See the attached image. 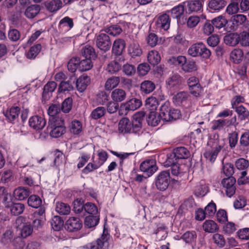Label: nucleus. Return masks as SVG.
Listing matches in <instances>:
<instances>
[{
    "label": "nucleus",
    "mask_w": 249,
    "mask_h": 249,
    "mask_svg": "<svg viewBox=\"0 0 249 249\" xmlns=\"http://www.w3.org/2000/svg\"><path fill=\"white\" fill-rule=\"evenodd\" d=\"M47 130L51 137L58 138L66 132L64 121L61 117H53L49 119Z\"/></svg>",
    "instance_id": "1"
},
{
    "label": "nucleus",
    "mask_w": 249,
    "mask_h": 249,
    "mask_svg": "<svg viewBox=\"0 0 249 249\" xmlns=\"http://www.w3.org/2000/svg\"><path fill=\"white\" fill-rule=\"evenodd\" d=\"M159 116L162 120L168 122L178 119L180 112L178 109L170 108L169 103L166 102L160 107Z\"/></svg>",
    "instance_id": "2"
},
{
    "label": "nucleus",
    "mask_w": 249,
    "mask_h": 249,
    "mask_svg": "<svg viewBox=\"0 0 249 249\" xmlns=\"http://www.w3.org/2000/svg\"><path fill=\"white\" fill-rule=\"evenodd\" d=\"M188 54L192 57L200 56L205 59H208L211 55V51L201 42L193 44L188 50Z\"/></svg>",
    "instance_id": "3"
},
{
    "label": "nucleus",
    "mask_w": 249,
    "mask_h": 249,
    "mask_svg": "<svg viewBox=\"0 0 249 249\" xmlns=\"http://www.w3.org/2000/svg\"><path fill=\"white\" fill-rule=\"evenodd\" d=\"M110 237L107 233L103 234L97 240L93 241L82 247V249H109Z\"/></svg>",
    "instance_id": "4"
},
{
    "label": "nucleus",
    "mask_w": 249,
    "mask_h": 249,
    "mask_svg": "<svg viewBox=\"0 0 249 249\" xmlns=\"http://www.w3.org/2000/svg\"><path fill=\"white\" fill-rule=\"evenodd\" d=\"M171 178L169 171L160 172L156 178L155 184L157 189L160 191L166 190L170 183Z\"/></svg>",
    "instance_id": "5"
},
{
    "label": "nucleus",
    "mask_w": 249,
    "mask_h": 249,
    "mask_svg": "<svg viewBox=\"0 0 249 249\" xmlns=\"http://www.w3.org/2000/svg\"><path fill=\"white\" fill-rule=\"evenodd\" d=\"M24 218L21 216L18 217L16 221L17 228L23 238H26L31 235L33 231L31 225L28 223H24Z\"/></svg>",
    "instance_id": "6"
},
{
    "label": "nucleus",
    "mask_w": 249,
    "mask_h": 249,
    "mask_svg": "<svg viewBox=\"0 0 249 249\" xmlns=\"http://www.w3.org/2000/svg\"><path fill=\"white\" fill-rule=\"evenodd\" d=\"M173 103L177 106L188 107L191 106V97L187 92L181 91L175 95L173 98Z\"/></svg>",
    "instance_id": "7"
},
{
    "label": "nucleus",
    "mask_w": 249,
    "mask_h": 249,
    "mask_svg": "<svg viewBox=\"0 0 249 249\" xmlns=\"http://www.w3.org/2000/svg\"><path fill=\"white\" fill-rule=\"evenodd\" d=\"M213 145V148L210 151H206L204 154V157L211 162H213L218 153L223 147V142L222 141L216 140Z\"/></svg>",
    "instance_id": "8"
},
{
    "label": "nucleus",
    "mask_w": 249,
    "mask_h": 249,
    "mask_svg": "<svg viewBox=\"0 0 249 249\" xmlns=\"http://www.w3.org/2000/svg\"><path fill=\"white\" fill-rule=\"evenodd\" d=\"M140 169L145 173L148 177L151 176L158 169L155 160L148 159L143 161L141 164Z\"/></svg>",
    "instance_id": "9"
},
{
    "label": "nucleus",
    "mask_w": 249,
    "mask_h": 249,
    "mask_svg": "<svg viewBox=\"0 0 249 249\" xmlns=\"http://www.w3.org/2000/svg\"><path fill=\"white\" fill-rule=\"evenodd\" d=\"M111 42L109 36L105 33H101L96 37V45L101 50L105 52L109 50Z\"/></svg>",
    "instance_id": "10"
},
{
    "label": "nucleus",
    "mask_w": 249,
    "mask_h": 249,
    "mask_svg": "<svg viewBox=\"0 0 249 249\" xmlns=\"http://www.w3.org/2000/svg\"><path fill=\"white\" fill-rule=\"evenodd\" d=\"M133 124L127 118H123L119 122L118 132L123 134L127 133H138L133 130Z\"/></svg>",
    "instance_id": "11"
},
{
    "label": "nucleus",
    "mask_w": 249,
    "mask_h": 249,
    "mask_svg": "<svg viewBox=\"0 0 249 249\" xmlns=\"http://www.w3.org/2000/svg\"><path fill=\"white\" fill-rule=\"evenodd\" d=\"M145 112L140 111L135 113L133 116L132 121L133 124V130L139 133L141 131L142 124L144 122Z\"/></svg>",
    "instance_id": "12"
},
{
    "label": "nucleus",
    "mask_w": 249,
    "mask_h": 249,
    "mask_svg": "<svg viewBox=\"0 0 249 249\" xmlns=\"http://www.w3.org/2000/svg\"><path fill=\"white\" fill-rule=\"evenodd\" d=\"M236 121L235 117L231 119H218L212 122V129L213 130H221L224 126L233 125Z\"/></svg>",
    "instance_id": "13"
},
{
    "label": "nucleus",
    "mask_w": 249,
    "mask_h": 249,
    "mask_svg": "<svg viewBox=\"0 0 249 249\" xmlns=\"http://www.w3.org/2000/svg\"><path fill=\"white\" fill-rule=\"evenodd\" d=\"M46 120L42 116L36 115L29 119V124L30 127L36 130L42 129L46 125Z\"/></svg>",
    "instance_id": "14"
},
{
    "label": "nucleus",
    "mask_w": 249,
    "mask_h": 249,
    "mask_svg": "<svg viewBox=\"0 0 249 249\" xmlns=\"http://www.w3.org/2000/svg\"><path fill=\"white\" fill-rule=\"evenodd\" d=\"M66 226L69 231H76L81 229L83 223L79 218L71 217L66 221Z\"/></svg>",
    "instance_id": "15"
},
{
    "label": "nucleus",
    "mask_w": 249,
    "mask_h": 249,
    "mask_svg": "<svg viewBox=\"0 0 249 249\" xmlns=\"http://www.w3.org/2000/svg\"><path fill=\"white\" fill-rule=\"evenodd\" d=\"M142 101L136 98H132L126 103L123 104L121 106L122 110H125V114H126L128 111L135 110L142 106Z\"/></svg>",
    "instance_id": "16"
},
{
    "label": "nucleus",
    "mask_w": 249,
    "mask_h": 249,
    "mask_svg": "<svg viewBox=\"0 0 249 249\" xmlns=\"http://www.w3.org/2000/svg\"><path fill=\"white\" fill-rule=\"evenodd\" d=\"M187 12L191 13L200 10L202 7V3L200 0H190L184 3Z\"/></svg>",
    "instance_id": "17"
},
{
    "label": "nucleus",
    "mask_w": 249,
    "mask_h": 249,
    "mask_svg": "<svg viewBox=\"0 0 249 249\" xmlns=\"http://www.w3.org/2000/svg\"><path fill=\"white\" fill-rule=\"evenodd\" d=\"M30 194L29 190L24 187H19L15 189L13 192V196L18 200H23L27 198Z\"/></svg>",
    "instance_id": "18"
},
{
    "label": "nucleus",
    "mask_w": 249,
    "mask_h": 249,
    "mask_svg": "<svg viewBox=\"0 0 249 249\" xmlns=\"http://www.w3.org/2000/svg\"><path fill=\"white\" fill-rule=\"evenodd\" d=\"M90 82V79L86 74H83L77 80L76 85L77 89L80 92H83L87 88Z\"/></svg>",
    "instance_id": "19"
},
{
    "label": "nucleus",
    "mask_w": 249,
    "mask_h": 249,
    "mask_svg": "<svg viewBox=\"0 0 249 249\" xmlns=\"http://www.w3.org/2000/svg\"><path fill=\"white\" fill-rule=\"evenodd\" d=\"M170 89H177L181 84V77L177 73L174 74L166 81Z\"/></svg>",
    "instance_id": "20"
},
{
    "label": "nucleus",
    "mask_w": 249,
    "mask_h": 249,
    "mask_svg": "<svg viewBox=\"0 0 249 249\" xmlns=\"http://www.w3.org/2000/svg\"><path fill=\"white\" fill-rule=\"evenodd\" d=\"M147 60L152 65H157L160 61V56L159 52L153 50L148 52L147 55Z\"/></svg>",
    "instance_id": "21"
},
{
    "label": "nucleus",
    "mask_w": 249,
    "mask_h": 249,
    "mask_svg": "<svg viewBox=\"0 0 249 249\" xmlns=\"http://www.w3.org/2000/svg\"><path fill=\"white\" fill-rule=\"evenodd\" d=\"M128 52L132 57L140 56L142 53V51L139 44L137 42H133L130 44Z\"/></svg>",
    "instance_id": "22"
},
{
    "label": "nucleus",
    "mask_w": 249,
    "mask_h": 249,
    "mask_svg": "<svg viewBox=\"0 0 249 249\" xmlns=\"http://www.w3.org/2000/svg\"><path fill=\"white\" fill-rule=\"evenodd\" d=\"M125 46V41L122 39H116L113 44L112 52L116 55H120Z\"/></svg>",
    "instance_id": "23"
},
{
    "label": "nucleus",
    "mask_w": 249,
    "mask_h": 249,
    "mask_svg": "<svg viewBox=\"0 0 249 249\" xmlns=\"http://www.w3.org/2000/svg\"><path fill=\"white\" fill-rule=\"evenodd\" d=\"M170 19L168 15L163 14L160 16L157 21V26L164 31L169 29L170 26Z\"/></svg>",
    "instance_id": "24"
},
{
    "label": "nucleus",
    "mask_w": 249,
    "mask_h": 249,
    "mask_svg": "<svg viewBox=\"0 0 249 249\" xmlns=\"http://www.w3.org/2000/svg\"><path fill=\"white\" fill-rule=\"evenodd\" d=\"M40 10L39 5H32L26 9L24 15L28 18H33L38 14Z\"/></svg>",
    "instance_id": "25"
},
{
    "label": "nucleus",
    "mask_w": 249,
    "mask_h": 249,
    "mask_svg": "<svg viewBox=\"0 0 249 249\" xmlns=\"http://www.w3.org/2000/svg\"><path fill=\"white\" fill-rule=\"evenodd\" d=\"M225 0H211L209 3V7L213 11H219L226 5Z\"/></svg>",
    "instance_id": "26"
},
{
    "label": "nucleus",
    "mask_w": 249,
    "mask_h": 249,
    "mask_svg": "<svg viewBox=\"0 0 249 249\" xmlns=\"http://www.w3.org/2000/svg\"><path fill=\"white\" fill-rule=\"evenodd\" d=\"M202 228L205 232L209 233L214 232L218 229L217 224L211 220L205 221L203 224Z\"/></svg>",
    "instance_id": "27"
},
{
    "label": "nucleus",
    "mask_w": 249,
    "mask_h": 249,
    "mask_svg": "<svg viewBox=\"0 0 249 249\" xmlns=\"http://www.w3.org/2000/svg\"><path fill=\"white\" fill-rule=\"evenodd\" d=\"M112 100L115 102H122L126 98L125 91L121 89H114L111 94Z\"/></svg>",
    "instance_id": "28"
},
{
    "label": "nucleus",
    "mask_w": 249,
    "mask_h": 249,
    "mask_svg": "<svg viewBox=\"0 0 249 249\" xmlns=\"http://www.w3.org/2000/svg\"><path fill=\"white\" fill-rule=\"evenodd\" d=\"M240 36L237 33L230 34L224 37L225 43L231 46H234L239 43Z\"/></svg>",
    "instance_id": "29"
},
{
    "label": "nucleus",
    "mask_w": 249,
    "mask_h": 249,
    "mask_svg": "<svg viewBox=\"0 0 249 249\" xmlns=\"http://www.w3.org/2000/svg\"><path fill=\"white\" fill-rule=\"evenodd\" d=\"M155 89L154 83L149 80H145L141 84V90L142 93L148 94L152 92Z\"/></svg>",
    "instance_id": "30"
},
{
    "label": "nucleus",
    "mask_w": 249,
    "mask_h": 249,
    "mask_svg": "<svg viewBox=\"0 0 249 249\" xmlns=\"http://www.w3.org/2000/svg\"><path fill=\"white\" fill-rule=\"evenodd\" d=\"M99 221L98 215H89L85 219L84 224L86 227L92 228L95 227Z\"/></svg>",
    "instance_id": "31"
},
{
    "label": "nucleus",
    "mask_w": 249,
    "mask_h": 249,
    "mask_svg": "<svg viewBox=\"0 0 249 249\" xmlns=\"http://www.w3.org/2000/svg\"><path fill=\"white\" fill-rule=\"evenodd\" d=\"M56 211L61 215H67L69 214L71 211V208L66 203L58 202L56 204Z\"/></svg>",
    "instance_id": "32"
},
{
    "label": "nucleus",
    "mask_w": 249,
    "mask_h": 249,
    "mask_svg": "<svg viewBox=\"0 0 249 249\" xmlns=\"http://www.w3.org/2000/svg\"><path fill=\"white\" fill-rule=\"evenodd\" d=\"M73 26L72 19L68 17L62 18L59 22V28L64 31H69Z\"/></svg>",
    "instance_id": "33"
},
{
    "label": "nucleus",
    "mask_w": 249,
    "mask_h": 249,
    "mask_svg": "<svg viewBox=\"0 0 249 249\" xmlns=\"http://www.w3.org/2000/svg\"><path fill=\"white\" fill-rule=\"evenodd\" d=\"M178 160L179 159H187L190 156L189 151L184 147H178L174 150L173 153Z\"/></svg>",
    "instance_id": "34"
},
{
    "label": "nucleus",
    "mask_w": 249,
    "mask_h": 249,
    "mask_svg": "<svg viewBox=\"0 0 249 249\" xmlns=\"http://www.w3.org/2000/svg\"><path fill=\"white\" fill-rule=\"evenodd\" d=\"M3 199V202L6 207L10 206L11 202V195L8 190L3 187H0V197Z\"/></svg>",
    "instance_id": "35"
},
{
    "label": "nucleus",
    "mask_w": 249,
    "mask_h": 249,
    "mask_svg": "<svg viewBox=\"0 0 249 249\" xmlns=\"http://www.w3.org/2000/svg\"><path fill=\"white\" fill-rule=\"evenodd\" d=\"M119 83L120 78L119 77L112 76L107 79L105 85V88L107 90H111L116 88Z\"/></svg>",
    "instance_id": "36"
},
{
    "label": "nucleus",
    "mask_w": 249,
    "mask_h": 249,
    "mask_svg": "<svg viewBox=\"0 0 249 249\" xmlns=\"http://www.w3.org/2000/svg\"><path fill=\"white\" fill-rule=\"evenodd\" d=\"M186 61V58L184 56L179 55L177 57L173 56L169 59L168 62L169 64L180 67L181 68Z\"/></svg>",
    "instance_id": "37"
},
{
    "label": "nucleus",
    "mask_w": 249,
    "mask_h": 249,
    "mask_svg": "<svg viewBox=\"0 0 249 249\" xmlns=\"http://www.w3.org/2000/svg\"><path fill=\"white\" fill-rule=\"evenodd\" d=\"M243 55L242 50L235 49L231 53L230 58L234 63H238L242 60Z\"/></svg>",
    "instance_id": "38"
},
{
    "label": "nucleus",
    "mask_w": 249,
    "mask_h": 249,
    "mask_svg": "<svg viewBox=\"0 0 249 249\" xmlns=\"http://www.w3.org/2000/svg\"><path fill=\"white\" fill-rule=\"evenodd\" d=\"M28 205L34 208H37L42 204V200L40 197L36 195H31L28 199Z\"/></svg>",
    "instance_id": "39"
},
{
    "label": "nucleus",
    "mask_w": 249,
    "mask_h": 249,
    "mask_svg": "<svg viewBox=\"0 0 249 249\" xmlns=\"http://www.w3.org/2000/svg\"><path fill=\"white\" fill-rule=\"evenodd\" d=\"M62 5L61 0H53L46 4L47 9L50 12H55L60 9Z\"/></svg>",
    "instance_id": "40"
},
{
    "label": "nucleus",
    "mask_w": 249,
    "mask_h": 249,
    "mask_svg": "<svg viewBox=\"0 0 249 249\" xmlns=\"http://www.w3.org/2000/svg\"><path fill=\"white\" fill-rule=\"evenodd\" d=\"M208 187L204 181L200 182L197 186L195 191V194L198 196H203L208 192Z\"/></svg>",
    "instance_id": "41"
},
{
    "label": "nucleus",
    "mask_w": 249,
    "mask_h": 249,
    "mask_svg": "<svg viewBox=\"0 0 249 249\" xmlns=\"http://www.w3.org/2000/svg\"><path fill=\"white\" fill-rule=\"evenodd\" d=\"M158 105V101L155 97H149L145 101V106L151 111H155L157 109Z\"/></svg>",
    "instance_id": "42"
},
{
    "label": "nucleus",
    "mask_w": 249,
    "mask_h": 249,
    "mask_svg": "<svg viewBox=\"0 0 249 249\" xmlns=\"http://www.w3.org/2000/svg\"><path fill=\"white\" fill-rule=\"evenodd\" d=\"M19 111L20 108L19 107H12L9 110L6 112L5 116L10 121H12L18 117Z\"/></svg>",
    "instance_id": "43"
},
{
    "label": "nucleus",
    "mask_w": 249,
    "mask_h": 249,
    "mask_svg": "<svg viewBox=\"0 0 249 249\" xmlns=\"http://www.w3.org/2000/svg\"><path fill=\"white\" fill-rule=\"evenodd\" d=\"M41 49V46L39 44L34 45L26 53L27 57L29 59H34L40 52Z\"/></svg>",
    "instance_id": "44"
},
{
    "label": "nucleus",
    "mask_w": 249,
    "mask_h": 249,
    "mask_svg": "<svg viewBox=\"0 0 249 249\" xmlns=\"http://www.w3.org/2000/svg\"><path fill=\"white\" fill-rule=\"evenodd\" d=\"M147 122L149 125L157 126L160 122V117L157 116L155 111H150L147 119Z\"/></svg>",
    "instance_id": "45"
},
{
    "label": "nucleus",
    "mask_w": 249,
    "mask_h": 249,
    "mask_svg": "<svg viewBox=\"0 0 249 249\" xmlns=\"http://www.w3.org/2000/svg\"><path fill=\"white\" fill-rule=\"evenodd\" d=\"M25 209L24 205L21 203L13 204L10 208L11 213L15 215H18L21 214Z\"/></svg>",
    "instance_id": "46"
},
{
    "label": "nucleus",
    "mask_w": 249,
    "mask_h": 249,
    "mask_svg": "<svg viewBox=\"0 0 249 249\" xmlns=\"http://www.w3.org/2000/svg\"><path fill=\"white\" fill-rule=\"evenodd\" d=\"M93 66L91 59L87 58L80 61L79 64V70L86 71L90 70Z\"/></svg>",
    "instance_id": "47"
},
{
    "label": "nucleus",
    "mask_w": 249,
    "mask_h": 249,
    "mask_svg": "<svg viewBox=\"0 0 249 249\" xmlns=\"http://www.w3.org/2000/svg\"><path fill=\"white\" fill-rule=\"evenodd\" d=\"M70 127L71 132L74 134H78L82 130V124L78 120L72 121Z\"/></svg>",
    "instance_id": "48"
},
{
    "label": "nucleus",
    "mask_w": 249,
    "mask_h": 249,
    "mask_svg": "<svg viewBox=\"0 0 249 249\" xmlns=\"http://www.w3.org/2000/svg\"><path fill=\"white\" fill-rule=\"evenodd\" d=\"M51 224L54 230L58 231L63 225V221L59 216H54L52 219Z\"/></svg>",
    "instance_id": "49"
},
{
    "label": "nucleus",
    "mask_w": 249,
    "mask_h": 249,
    "mask_svg": "<svg viewBox=\"0 0 249 249\" xmlns=\"http://www.w3.org/2000/svg\"><path fill=\"white\" fill-rule=\"evenodd\" d=\"M181 69L186 72H191L196 71L197 70V67L196 62L193 61H186L183 64Z\"/></svg>",
    "instance_id": "50"
},
{
    "label": "nucleus",
    "mask_w": 249,
    "mask_h": 249,
    "mask_svg": "<svg viewBox=\"0 0 249 249\" xmlns=\"http://www.w3.org/2000/svg\"><path fill=\"white\" fill-rule=\"evenodd\" d=\"M82 53L87 58L91 59L95 55L94 49L89 45L85 46L82 50Z\"/></svg>",
    "instance_id": "51"
},
{
    "label": "nucleus",
    "mask_w": 249,
    "mask_h": 249,
    "mask_svg": "<svg viewBox=\"0 0 249 249\" xmlns=\"http://www.w3.org/2000/svg\"><path fill=\"white\" fill-rule=\"evenodd\" d=\"M74 89L73 85L71 82L61 81L58 88V91L63 92L65 91H70Z\"/></svg>",
    "instance_id": "52"
},
{
    "label": "nucleus",
    "mask_w": 249,
    "mask_h": 249,
    "mask_svg": "<svg viewBox=\"0 0 249 249\" xmlns=\"http://www.w3.org/2000/svg\"><path fill=\"white\" fill-rule=\"evenodd\" d=\"M79 63L80 60L79 58L76 57L72 58L68 63V70L71 72H75L77 69H79Z\"/></svg>",
    "instance_id": "53"
},
{
    "label": "nucleus",
    "mask_w": 249,
    "mask_h": 249,
    "mask_svg": "<svg viewBox=\"0 0 249 249\" xmlns=\"http://www.w3.org/2000/svg\"><path fill=\"white\" fill-rule=\"evenodd\" d=\"M106 112V110L104 107H98L92 111L90 116L93 119L97 120L103 117Z\"/></svg>",
    "instance_id": "54"
},
{
    "label": "nucleus",
    "mask_w": 249,
    "mask_h": 249,
    "mask_svg": "<svg viewBox=\"0 0 249 249\" xmlns=\"http://www.w3.org/2000/svg\"><path fill=\"white\" fill-rule=\"evenodd\" d=\"M184 12V6L179 4L178 5L173 7L171 10V13L173 18H179Z\"/></svg>",
    "instance_id": "55"
},
{
    "label": "nucleus",
    "mask_w": 249,
    "mask_h": 249,
    "mask_svg": "<svg viewBox=\"0 0 249 249\" xmlns=\"http://www.w3.org/2000/svg\"><path fill=\"white\" fill-rule=\"evenodd\" d=\"M212 24L217 28L223 27L227 22V20L222 16H220L212 20Z\"/></svg>",
    "instance_id": "56"
},
{
    "label": "nucleus",
    "mask_w": 249,
    "mask_h": 249,
    "mask_svg": "<svg viewBox=\"0 0 249 249\" xmlns=\"http://www.w3.org/2000/svg\"><path fill=\"white\" fill-rule=\"evenodd\" d=\"M84 210L92 215H96L98 212L97 206L91 202H88L84 205Z\"/></svg>",
    "instance_id": "57"
},
{
    "label": "nucleus",
    "mask_w": 249,
    "mask_h": 249,
    "mask_svg": "<svg viewBox=\"0 0 249 249\" xmlns=\"http://www.w3.org/2000/svg\"><path fill=\"white\" fill-rule=\"evenodd\" d=\"M146 41L149 46L154 47L158 44L159 38L156 34L150 33L146 37Z\"/></svg>",
    "instance_id": "58"
},
{
    "label": "nucleus",
    "mask_w": 249,
    "mask_h": 249,
    "mask_svg": "<svg viewBox=\"0 0 249 249\" xmlns=\"http://www.w3.org/2000/svg\"><path fill=\"white\" fill-rule=\"evenodd\" d=\"M106 32L110 35L116 36L121 34L122 29L119 25H114L106 29Z\"/></svg>",
    "instance_id": "59"
},
{
    "label": "nucleus",
    "mask_w": 249,
    "mask_h": 249,
    "mask_svg": "<svg viewBox=\"0 0 249 249\" xmlns=\"http://www.w3.org/2000/svg\"><path fill=\"white\" fill-rule=\"evenodd\" d=\"M121 65L117 62L114 61L109 63L107 68V70L111 73H114L118 71Z\"/></svg>",
    "instance_id": "60"
},
{
    "label": "nucleus",
    "mask_w": 249,
    "mask_h": 249,
    "mask_svg": "<svg viewBox=\"0 0 249 249\" xmlns=\"http://www.w3.org/2000/svg\"><path fill=\"white\" fill-rule=\"evenodd\" d=\"M235 166L238 170H244L248 168L249 162L248 160L244 158H240L236 161Z\"/></svg>",
    "instance_id": "61"
},
{
    "label": "nucleus",
    "mask_w": 249,
    "mask_h": 249,
    "mask_svg": "<svg viewBox=\"0 0 249 249\" xmlns=\"http://www.w3.org/2000/svg\"><path fill=\"white\" fill-rule=\"evenodd\" d=\"M236 230L235 224L231 222H227L223 227V231L224 233L231 234L233 233Z\"/></svg>",
    "instance_id": "62"
},
{
    "label": "nucleus",
    "mask_w": 249,
    "mask_h": 249,
    "mask_svg": "<svg viewBox=\"0 0 249 249\" xmlns=\"http://www.w3.org/2000/svg\"><path fill=\"white\" fill-rule=\"evenodd\" d=\"M73 211L76 213H80L84 208L83 201L82 199H76L73 203Z\"/></svg>",
    "instance_id": "63"
},
{
    "label": "nucleus",
    "mask_w": 249,
    "mask_h": 249,
    "mask_svg": "<svg viewBox=\"0 0 249 249\" xmlns=\"http://www.w3.org/2000/svg\"><path fill=\"white\" fill-rule=\"evenodd\" d=\"M239 36H240L239 43L242 46H249V33L243 32L239 35Z\"/></svg>",
    "instance_id": "64"
}]
</instances>
